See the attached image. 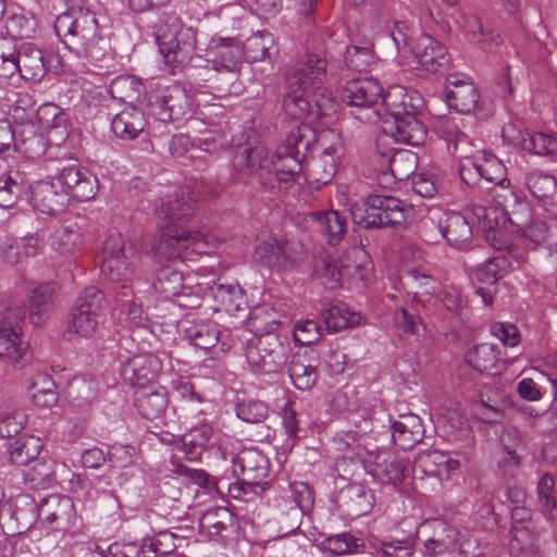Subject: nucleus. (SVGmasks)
I'll list each match as a JSON object with an SVG mask.
<instances>
[{
    "label": "nucleus",
    "mask_w": 557,
    "mask_h": 557,
    "mask_svg": "<svg viewBox=\"0 0 557 557\" xmlns=\"http://www.w3.org/2000/svg\"><path fill=\"white\" fill-rule=\"evenodd\" d=\"M200 198L203 196L197 185V195L194 189L186 187L160 199L156 215L161 234L153 247V258L159 263L191 259L216 246L218 240L212 235H203L198 231L185 232L178 227L180 222L194 215L195 206Z\"/></svg>",
    "instance_id": "obj_1"
},
{
    "label": "nucleus",
    "mask_w": 557,
    "mask_h": 557,
    "mask_svg": "<svg viewBox=\"0 0 557 557\" xmlns=\"http://www.w3.org/2000/svg\"><path fill=\"white\" fill-rule=\"evenodd\" d=\"M312 138L311 128L299 125L290 131L272 156L263 146L238 147L233 157L234 168L238 172L259 175L260 178L273 173L278 182H296L304 172L302 160Z\"/></svg>",
    "instance_id": "obj_2"
},
{
    "label": "nucleus",
    "mask_w": 557,
    "mask_h": 557,
    "mask_svg": "<svg viewBox=\"0 0 557 557\" xmlns=\"http://www.w3.org/2000/svg\"><path fill=\"white\" fill-rule=\"evenodd\" d=\"M54 29L77 57L98 63L108 55V42L100 36L96 14L87 8L78 7L60 14Z\"/></svg>",
    "instance_id": "obj_3"
},
{
    "label": "nucleus",
    "mask_w": 557,
    "mask_h": 557,
    "mask_svg": "<svg viewBox=\"0 0 557 557\" xmlns=\"http://www.w3.org/2000/svg\"><path fill=\"white\" fill-rule=\"evenodd\" d=\"M138 261V251L131 243L119 234L109 235L102 249L101 274L116 288L123 290L122 296H133L131 288Z\"/></svg>",
    "instance_id": "obj_4"
},
{
    "label": "nucleus",
    "mask_w": 557,
    "mask_h": 557,
    "mask_svg": "<svg viewBox=\"0 0 557 557\" xmlns=\"http://www.w3.org/2000/svg\"><path fill=\"white\" fill-rule=\"evenodd\" d=\"M410 209L406 203L392 196L372 195L356 201L350 207L355 224L364 228H380L405 222Z\"/></svg>",
    "instance_id": "obj_5"
},
{
    "label": "nucleus",
    "mask_w": 557,
    "mask_h": 557,
    "mask_svg": "<svg viewBox=\"0 0 557 557\" xmlns=\"http://www.w3.org/2000/svg\"><path fill=\"white\" fill-rule=\"evenodd\" d=\"M157 41L164 63L174 74L193 57L196 50V33L184 26L175 16H170L158 29Z\"/></svg>",
    "instance_id": "obj_6"
},
{
    "label": "nucleus",
    "mask_w": 557,
    "mask_h": 557,
    "mask_svg": "<svg viewBox=\"0 0 557 557\" xmlns=\"http://www.w3.org/2000/svg\"><path fill=\"white\" fill-rule=\"evenodd\" d=\"M24 318L25 309L22 306L0 304V356L8 358L18 369L32 359L30 346L23 341Z\"/></svg>",
    "instance_id": "obj_7"
},
{
    "label": "nucleus",
    "mask_w": 557,
    "mask_h": 557,
    "mask_svg": "<svg viewBox=\"0 0 557 557\" xmlns=\"http://www.w3.org/2000/svg\"><path fill=\"white\" fill-rule=\"evenodd\" d=\"M382 86L374 78H359L347 83L342 99L350 108L349 114L364 124H376L383 119L381 111Z\"/></svg>",
    "instance_id": "obj_8"
},
{
    "label": "nucleus",
    "mask_w": 557,
    "mask_h": 557,
    "mask_svg": "<svg viewBox=\"0 0 557 557\" xmlns=\"http://www.w3.org/2000/svg\"><path fill=\"white\" fill-rule=\"evenodd\" d=\"M288 346L274 334L250 341L246 347V359L256 373H277L286 364Z\"/></svg>",
    "instance_id": "obj_9"
},
{
    "label": "nucleus",
    "mask_w": 557,
    "mask_h": 557,
    "mask_svg": "<svg viewBox=\"0 0 557 557\" xmlns=\"http://www.w3.org/2000/svg\"><path fill=\"white\" fill-rule=\"evenodd\" d=\"M104 295L98 288L87 287L76 299L69 331L83 337L92 336L104 309Z\"/></svg>",
    "instance_id": "obj_10"
},
{
    "label": "nucleus",
    "mask_w": 557,
    "mask_h": 557,
    "mask_svg": "<svg viewBox=\"0 0 557 557\" xmlns=\"http://www.w3.org/2000/svg\"><path fill=\"white\" fill-rule=\"evenodd\" d=\"M423 225L436 227L451 247L461 249L472 242V228L459 212L444 210L440 207L430 208Z\"/></svg>",
    "instance_id": "obj_11"
},
{
    "label": "nucleus",
    "mask_w": 557,
    "mask_h": 557,
    "mask_svg": "<svg viewBox=\"0 0 557 557\" xmlns=\"http://www.w3.org/2000/svg\"><path fill=\"white\" fill-rule=\"evenodd\" d=\"M66 197L78 201H89L99 189L98 178L78 164L63 166L59 173L51 176Z\"/></svg>",
    "instance_id": "obj_12"
},
{
    "label": "nucleus",
    "mask_w": 557,
    "mask_h": 557,
    "mask_svg": "<svg viewBox=\"0 0 557 557\" xmlns=\"http://www.w3.org/2000/svg\"><path fill=\"white\" fill-rule=\"evenodd\" d=\"M475 172L480 178L495 186H509L510 181L506 177V166L493 153L485 150L476 151L469 162H461L459 173L467 185L474 184L472 174Z\"/></svg>",
    "instance_id": "obj_13"
},
{
    "label": "nucleus",
    "mask_w": 557,
    "mask_h": 557,
    "mask_svg": "<svg viewBox=\"0 0 557 557\" xmlns=\"http://www.w3.org/2000/svg\"><path fill=\"white\" fill-rule=\"evenodd\" d=\"M327 79V61L320 54L310 53L297 62L289 71L287 84L292 88L319 91Z\"/></svg>",
    "instance_id": "obj_14"
},
{
    "label": "nucleus",
    "mask_w": 557,
    "mask_h": 557,
    "mask_svg": "<svg viewBox=\"0 0 557 557\" xmlns=\"http://www.w3.org/2000/svg\"><path fill=\"white\" fill-rule=\"evenodd\" d=\"M421 106L422 98L417 91H409L401 85L389 86L381 98V108H384L381 122L388 125L406 115L418 114Z\"/></svg>",
    "instance_id": "obj_15"
},
{
    "label": "nucleus",
    "mask_w": 557,
    "mask_h": 557,
    "mask_svg": "<svg viewBox=\"0 0 557 557\" xmlns=\"http://www.w3.org/2000/svg\"><path fill=\"white\" fill-rule=\"evenodd\" d=\"M530 512L524 507H516L511 511L512 529L509 552L512 557H534L540 548V534L532 523L518 521L525 519Z\"/></svg>",
    "instance_id": "obj_16"
},
{
    "label": "nucleus",
    "mask_w": 557,
    "mask_h": 557,
    "mask_svg": "<svg viewBox=\"0 0 557 557\" xmlns=\"http://www.w3.org/2000/svg\"><path fill=\"white\" fill-rule=\"evenodd\" d=\"M498 253L478 267L475 277L486 284H495L507 274L515 265H520L527 260L524 251L511 244L497 247Z\"/></svg>",
    "instance_id": "obj_17"
},
{
    "label": "nucleus",
    "mask_w": 557,
    "mask_h": 557,
    "mask_svg": "<svg viewBox=\"0 0 557 557\" xmlns=\"http://www.w3.org/2000/svg\"><path fill=\"white\" fill-rule=\"evenodd\" d=\"M207 55L208 67L235 74L239 70L244 51L242 45L233 38H212Z\"/></svg>",
    "instance_id": "obj_18"
},
{
    "label": "nucleus",
    "mask_w": 557,
    "mask_h": 557,
    "mask_svg": "<svg viewBox=\"0 0 557 557\" xmlns=\"http://www.w3.org/2000/svg\"><path fill=\"white\" fill-rule=\"evenodd\" d=\"M446 100L448 107L468 114L479 102V92L473 82L465 74L451 73L446 77Z\"/></svg>",
    "instance_id": "obj_19"
},
{
    "label": "nucleus",
    "mask_w": 557,
    "mask_h": 557,
    "mask_svg": "<svg viewBox=\"0 0 557 557\" xmlns=\"http://www.w3.org/2000/svg\"><path fill=\"white\" fill-rule=\"evenodd\" d=\"M38 518L57 530H66L75 521L76 512L72 499L67 496L51 494L38 504Z\"/></svg>",
    "instance_id": "obj_20"
},
{
    "label": "nucleus",
    "mask_w": 557,
    "mask_h": 557,
    "mask_svg": "<svg viewBox=\"0 0 557 557\" xmlns=\"http://www.w3.org/2000/svg\"><path fill=\"white\" fill-rule=\"evenodd\" d=\"M30 203L35 210L44 214L54 215L64 211L69 203V198L52 177H49L32 185Z\"/></svg>",
    "instance_id": "obj_21"
},
{
    "label": "nucleus",
    "mask_w": 557,
    "mask_h": 557,
    "mask_svg": "<svg viewBox=\"0 0 557 557\" xmlns=\"http://www.w3.org/2000/svg\"><path fill=\"white\" fill-rule=\"evenodd\" d=\"M344 151L339 143L323 148L322 152L309 163L306 180L310 185L319 188L332 182L337 164Z\"/></svg>",
    "instance_id": "obj_22"
},
{
    "label": "nucleus",
    "mask_w": 557,
    "mask_h": 557,
    "mask_svg": "<svg viewBox=\"0 0 557 557\" xmlns=\"http://www.w3.org/2000/svg\"><path fill=\"white\" fill-rule=\"evenodd\" d=\"M320 363V356L314 349L295 352L288 363V373L294 386L300 391L311 389L317 382Z\"/></svg>",
    "instance_id": "obj_23"
},
{
    "label": "nucleus",
    "mask_w": 557,
    "mask_h": 557,
    "mask_svg": "<svg viewBox=\"0 0 557 557\" xmlns=\"http://www.w3.org/2000/svg\"><path fill=\"white\" fill-rule=\"evenodd\" d=\"M270 462L258 448H246L233 458V473L242 475L249 482H255L264 488V479L268 478Z\"/></svg>",
    "instance_id": "obj_24"
},
{
    "label": "nucleus",
    "mask_w": 557,
    "mask_h": 557,
    "mask_svg": "<svg viewBox=\"0 0 557 557\" xmlns=\"http://www.w3.org/2000/svg\"><path fill=\"white\" fill-rule=\"evenodd\" d=\"M503 136L512 145L536 156H549L557 151V138L546 133L524 132L507 125L503 129Z\"/></svg>",
    "instance_id": "obj_25"
},
{
    "label": "nucleus",
    "mask_w": 557,
    "mask_h": 557,
    "mask_svg": "<svg viewBox=\"0 0 557 557\" xmlns=\"http://www.w3.org/2000/svg\"><path fill=\"white\" fill-rule=\"evenodd\" d=\"M419 64L430 73L444 70L449 63L446 47L426 34H420L411 46Z\"/></svg>",
    "instance_id": "obj_26"
},
{
    "label": "nucleus",
    "mask_w": 557,
    "mask_h": 557,
    "mask_svg": "<svg viewBox=\"0 0 557 557\" xmlns=\"http://www.w3.org/2000/svg\"><path fill=\"white\" fill-rule=\"evenodd\" d=\"M162 369L161 361L152 354L137 355L131 358L122 368V376L132 386L147 387L156 383Z\"/></svg>",
    "instance_id": "obj_27"
},
{
    "label": "nucleus",
    "mask_w": 557,
    "mask_h": 557,
    "mask_svg": "<svg viewBox=\"0 0 557 557\" xmlns=\"http://www.w3.org/2000/svg\"><path fill=\"white\" fill-rule=\"evenodd\" d=\"M436 132L447 143L448 150L469 162L475 156V145L469 136L462 132L454 119H443L436 125Z\"/></svg>",
    "instance_id": "obj_28"
},
{
    "label": "nucleus",
    "mask_w": 557,
    "mask_h": 557,
    "mask_svg": "<svg viewBox=\"0 0 557 557\" xmlns=\"http://www.w3.org/2000/svg\"><path fill=\"white\" fill-rule=\"evenodd\" d=\"M135 407L145 419L160 418L168 408L169 395L165 387L151 383L147 387L137 388L134 398Z\"/></svg>",
    "instance_id": "obj_29"
},
{
    "label": "nucleus",
    "mask_w": 557,
    "mask_h": 557,
    "mask_svg": "<svg viewBox=\"0 0 557 557\" xmlns=\"http://www.w3.org/2000/svg\"><path fill=\"white\" fill-rule=\"evenodd\" d=\"M317 91H309L305 88H292L287 85V92L283 100V107L287 114L292 117L301 120L306 117H320L322 112L321 104L317 100H312Z\"/></svg>",
    "instance_id": "obj_30"
},
{
    "label": "nucleus",
    "mask_w": 557,
    "mask_h": 557,
    "mask_svg": "<svg viewBox=\"0 0 557 557\" xmlns=\"http://www.w3.org/2000/svg\"><path fill=\"white\" fill-rule=\"evenodd\" d=\"M424 426L419 416L414 413L400 414L392 423V437L395 445L407 450L413 448L424 437Z\"/></svg>",
    "instance_id": "obj_31"
},
{
    "label": "nucleus",
    "mask_w": 557,
    "mask_h": 557,
    "mask_svg": "<svg viewBox=\"0 0 557 557\" xmlns=\"http://www.w3.org/2000/svg\"><path fill=\"white\" fill-rule=\"evenodd\" d=\"M406 470L405 462L387 451L370 455L369 472L384 483L399 484L405 478Z\"/></svg>",
    "instance_id": "obj_32"
},
{
    "label": "nucleus",
    "mask_w": 557,
    "mask_h": 557,
    "mask_svg": "<svg viewBox=\"0 0 557 557\" xmlns=\"http://www.w3.org/2000/svg\"><path fill=\"white\" fill-rule=\"evenodd\" d=\"M384 132H389L394 139L398 143L419 146L426 139V128L419 120L418 114H409L392 121L388 126L384 127Z\"/></svg>",
    "instance_id": "obj_33"
},
{
    "label": "nucleus",
    "mask_w": 557,
    "mask_h": 557,
    "mask_svg": "<svg viewBox=\"0 0 557 557\" xmlns=\"http://www.w3.org/2000/svg\"><path fill=\"white\" fill-rule=\"evenodd\" d=\"M146 116L139 108L126 106L111 121L113 133L121 139H135L146 127Z\"/></svg>",
    "instance_id": "obj_34"
},
{
    "label": "nucleus",
    "mask_w": 557,
    "mask_h": 557,
    "mask_svg": "<svg viewBox=\"0 0 557 557\" xmlns=\"http://www.w3.org/2000/svg\"><path fill=\"white\" fill-rule=\"evenodd\" d=\"M525 185L530 194L547 210L557 207V181L542 171H533L525 175Z\"/></svg>",
    "instance_id": "obj_35"
},
{
    "label": "nucleus",
    "mask_w": 557,
    "mask_h": 557,
    "mask_svg": "<svg viewBox=\"0 0 557 557\" xmlns=\"http://www.w3.org/2000/svg\"><path fill=\"white\" fill-rule=\"evenodd\" d=\"M18 74L24 79L39 82L46 74L44 54L34 45L21 46L17 50Z\"/></svg>",
    "instance_id": "obj_36"
},
{
    "label": "nucleus",
    "mask_w": 557,
    "mask_h": 557,
    "mask_svg": "<svg viewBox=\"0 0 557 557\" xmlns=\"http://www.w3.org/2000/svg\"><path fill=\"white\" fill-rule=\"evenodd\" d=\"M55 299V289L51 284L42 283L30 290L28 310L33 324L39 325L44 318L52 310Z\"/></svg>",
    "instance_id": "obj_37"
},
{
    "label": "nucleus",
    "mask_w": 557,
    "mask_h": 557,
    "mask_svg": "<svg viewBox=\"0 0 557 557\" xmlns=\"http://www.w3.org/2000/svg\"><path fill=\"white\" fill-rule=\"evenodd\" d=\"M210 290L220 309L230 314H236L246 305L244 292L238 284L215 282Z\"/></svg>",
    "instance_id": "obj_38"
},
{
    "label": "nucleus",
    "mask_w": 557,
    "mask_h": 557,
    "mask_svg": "<svg viewBox=\"0 0 557 557\" xmlns=\"http://www.w3.org/2000/svg\"><path fill=\"white\" fill-rule=\"evenodd\" d=\"M310 216L330 245L338 244L346 234V219L338 211H319L311 213Z\"/></svg>",
    "instance_id": "obj_39"
},
{
    "label": "nucleus",
    "mask_w": 557,
    "mask_h": 557,
    "mask_svg": "<svg viewBox=\"0 0 557 557\" xmlns=\"http://www.w3.org/2000/svg\"><path fill=\"white\" fill-rule=\"evenodd\" d=\"M37 117L42 127L55 132L61 140L67 137L71 123L67 113L59 106L51 102L41 104Z\"/></svg>",
    "instance_id": "obj_40"
},
{
    "label": "nucleus",
    "mask_w": 557,
    "mask_h": 557,
    "mask_svg": "<svg viewBox=\"0 0 557 557\" xmlns=\"http://www.w3.org/2000/svg\"><path fill=\"white\" fill-rule=\"evenodd\" d=\"M145 92L146 87L143 82L131 75L117 76L110 84L111 96L127 106H135Z\"/></svg>",
    "instance_id": "obj_41"
},
{
    "label": "nucleus",
    "mask_w": 557,
    "mask_h": 557,
    "mask_svg": "<svg viewBox=\"0 0 557 557\" xmlns=\"http://www.w3.org/2000/svg\"><path fill=\"white\" fill-rule=\"evenodd\" d=\"M42 449L39 437L29 435L22 436L9 445V460L17 467L28 466L35 461Z\"/></svg>",
    "instance_id": "obj_42"
},
{
    "label": "nucleus",
    "mask_w": 557,
    "mask_h": 557,
    "mask_svg": "<svg viewBox=\"0 0 557 557\" xmlns=\"http://www.w3.org/2000/svg\"><path fill=\"white\" fill-rule=\"evenodd\" d=\"M341 499L351 516H363L373 506V495L370 490L361 484H350L341 493Z\"/></svg>",
    "instance_id": "obj_43"
},
{
    "label": "nucleus",
    "mask_w": 557,
    "mask_h": 557,
    "mask_svg": "<svg viewBox=\"0 0 557 557\" xmlns=\"http://www.w3.org/2000/svg\"><path fill=\"white\" fill-rule=\"evenodd\" d=\"M84 243L82 227L76 223L63 225L54 232L52 247L62 256H74Z\"/></svg>",
    "instance_id": "obj_44"
},
{
    "label": "nucleus",
    "mask_w": 557,
    "mask_h": 557,
    "mask_svg": "<svg viewBox=\"0 0 557 557\" xmlns=\"http://www.w3.org/2000/svg\"><path fill=\"white\" fill-rule=\"evenodd\" d=\"M289 491L294 506L289 508V515L293 517L290 530L298 528V519L301 515L309 512L314 505L313 492L306 482L289 483Z\"/></svg>",
    "instance_id": "obj_45"
},
{
    "label": "nucleus",
    "mask_w": 557,
    "mask_h": 557,
    "mask_svg": "<svg viewBox=\"0 0 557 557\" xmlns=\"http://www.w3.org/2000/svg\"><path fill=\"white\" fill-rule=\"evenodd\" d=\"M274 44L272 34L263 30L248 37L242 48L247 60L261 62L271 58Z\"/></svg>",
    "instance_id": "obj_46"
},
{
    "label": "nucleus",
    "mask_w": 557,
    "mask_h": 557,
    "mask_svg": "<svg viewBox=\"0 0 557 557\" xmlns=\"http://www.w3.org/2000/svg\"><path fill=\"white\" fill-rule=\"evenodd\" d=\"M218 326L209 321L195 322L185 330V336L189 343L200 349H209L219 342Z\"/></svg>",
    "instance_id": "obj_47"
},
{
    "label": "nucleus",
    "mask_w": 557,
    "mask_h": 557,
    "mask_svg": "<svg viewBox=\"0 0 557 557\" xmlns=\"http://www.w3.org/2000/svg\"><path fill=\"white\" fill-rule=\"evenodd\" d=\"M213 435L210 425L202 424L193 428L182 436L185 454L189 460H198Z\"/></svg>",
    "instance_id": "obj_48"
},
{
    "label": "nucleus",
    "mask_w": 557,
    "mask_h": 557,
    "mask_svg": "<svg viewBox=\"0 0 557 557\" xmlns=\"http://www.w3.org/2000/svg\"><path fill=\"white\" fill-rule=\"evenodd\" d=\"M174 389L180 397L177 410L184 418L196 417L202 412L200 408L202 398L196 393L190 382L180 380L175 383Z\"/></svg>",
    "instance_id": "obj_49"
},
{
    "label": "nucleus",
    "mask_w": 557,
    "mask_h": 557,
    "mask_svg": "<svg viewBox=\"0 0 557 557\" xmlns=\"http://www.w3.org/2000/svg\"><path fill=\"white\" fill-rule=\"evenodd\" d=\"M152 288L163 299L177 297L183 289V275L170 268L161 269L157 273Z\"/></svg>",
    "instance_id": "obj_50"
},
{
    "label": "nucleus",
    "mask_w": 557,
    "mask_h": 557,
    "mask_svg": "<svg viewBox=\"0 0 557 557\" xmlns=\"http://www.w3.org/2000/svg\"><path fill=\"white\" fill-rule=\"evenodd\" d=\"M537 499L543 515L552 520L557 521V498L555 496V480L546 473L536 486Z\"/></svg>",
    "instance_id": "obj_51"
},
{
    "label": "nucleus",
    "mask_w": 557,
    "mask_h": 557,
    "mask_svg": "<svg viewBox=\"0 0 557 557\" xmlns=\"http://www.w3.org/2000/svg\"><path fill=\"white\" fill-rule=\"evenodd\" d=\"M497 352L495 346L483 343L472 347L466 355L467 363L476 371H490L496 367Z\"/></svg>",
    "instance_id": "obj_52"
},
{
    "label": "nucleus",
    "mask_w": 557,
    "mask_h": 557,
    "mask_svg": "<svg viewBox=\"0 0 557 557\" xmlns=\"http://www.w3.org/2000/svg\"><path fill=\"white\" fill-rule=\"evenodd\" d=\"M24 471V481L32 488H45L53 481V466L50 461L36 459Z\"/></svg>",
    "instance_id": "obj_53"
},
{
    "label": "nucleus",
    "mask_w": 557,
    "mask_h": 557,
    "mask_svg": "<svg viewBox=\"0 0 557 557\" xmlns=\"http://www.w3.org/2000/svg\"><path fill=\"white\" fill-rule=\"evenodd\" d=\"M444 453L440 450H425L417 455L413 461V471L428 476L443 478Z\"/></svg>",
    "instance_id": "obj_54"
},
{
    "label": "nucleus",
    "mask_w": 557,
    "mask_h": 557,
    "mask_svg": "<svg viewBox=\"0 0 557 557\" xmlns=\"http://www.w3.org/2000/svg\"><path fill=\"white\" fill-rule=\"evenodd\" d=\"M69 395L77 406L90 405L98 395V386L91 377H75L69 384Z\"/></svg>",
    "instance_id": "obj_55"
},
{
    "label": "nucleus",
    "mask_w": 557,
    "mask_h": 557,
    "mask_svg": "<svg viewBox=\"0 0 557 557\" xmlns=\"http://www.w3.org/2000/svg\"><path fill=\"white\" fill-rule=\"evenodd\" d=\"M283 240L270 238L261 242L256 248V258L270 268L285 267Z\"/></svg>",
    "instance_id": "obj_56"
},
{
    "label": "nucleus",
    "mask_w": 557,
    "mask_h": 557,
    "mask_svg": "<svg viewBox=\"0 0 557 557\" xmlns=\"http://www.w3.org/2000/svg\"><path fill=\"white\" fill-rule=\"evenodd\" d=\"M345 64L356 72H364L375 62V57L370 45L347 47L345 52Z\"/></svg>",
    "instance_id": "obj_57"
},
{
    "label": "nucleus",
    "mask_w": 557,
    "mask_h": 557,
    "mask_svg": "<svg viewBox=\"0 0 557 557\" xmlns=\"http://www.w3.org/2000/svg\"><path fill=\"white\" fill-rule=\"evenodd\" d=\"M163 103L169 108V113H159L160 121L163 123L181 120L185 115L188 107L187 96L180 88H175L163 95Z\"/></svg>",
    "instance_id": "obj_58"
},
{
    "label": "nucleus",
    "mask_w": 557,
    "mask_h": 557,
    "mask_svg": "<svg viewBox=\"0 0 557 557\" xmlns=\"http://www.w3.org/2000/svg\"><path fill=\"white\" fill-rule=\"evenodd\" d=\"M416 540L412 536H406L401 540L382 541L377 548L379 557H414Z\"/></svg>",
    "instance_id": "obj_59"
},
{
    "label": "nucleus",
    "mask_w": 557,
    "mask_h": 557,
    "mask_svg": "<svg viewBox=\"0 0 557 557\" xmlns=\"http://www.w3.org/2000/svg\"><path fill=\"white\" fill-rule=\"evenodd\" d=\"M417 165V156L411 151H397L389 159L391 172L396 180H407L413 174Z\"/></svg>",
    "instance_id": "obj_60"
},
{
    "label": "nucleus",
    "mask_w": 557,
    "mask_h": 557,
    "mask_svg": "<svg viewBox=\"0 0 557 557\" xmlns=\"http://www.w3.org/2000/svg\"><path fill=\"white\" fill-rule=\"evenodd\" d=\"M323 319L330 331L336 332L356 323L355 314L350 313L344 305H334L323 312Z\"/></svg>",
    "instance_id": "obj_61"
},
{
    "label": "nucleus",
    "mask_w": 557,
    "mask_h": 557,
    "mask_svg": "<svg viewBox=\"0 0 557 557\" xmlns=\"http://www.w3.org/2000/svg\"><path fill=\"white\" fill-rule=\"evenodd\" d=\"M236 414L245 422L260 423L267 419L269 408L267 404L261 400L248 399L237 404Z\"/></svg>",
    "instance_id": "obj_62"
},
{
    "label": "nucleus",
    "mask_w": 557,
    "mask_h": 557,
    "mask_svg": "<svg viewBox=\"0 0 557 557\" xmlns=\"http://www.w3.org/2000/svg\"><path fill=\"white\" fill-rule=\"evenodd\" d=\"M322 545L333 554L345 555L357 552L362 541L350 533H342L329 536Z\"/></svg>",
    "instance_id": "obj_63"
},
{
    "label": "nucleus",
    "mask_w": 557,
    "mask_h": 557,
    "mask_svg": "<svg viewBox=\"0 0 557 557\" xmlns=\"http://www.w3.org/2000/svg\"><path fill=\"white\" fill-rule=\"evenodd\" d=\"M233 521L231 511L226 508L220 507L208 510L201 518V525L208 529L211 533L220 534L225 531Z\"/></svg>",
    "instance_id": "obj_64"
}]
</instances>
